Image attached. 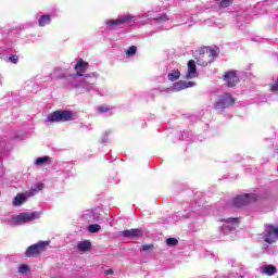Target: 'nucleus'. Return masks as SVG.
Listing matches in <instances>:
<instances>
[{
  "label": "nucleus",
  "instance_id": "nucleus-26",
  "mask_svg": "<svg viewBox=\"0 0 278 278\" xmlns=\"http://www.w3.org/2000/svg\"><path fill=\"white\" fill-rule=\"evenodd\" d=\"M18 273H20V275H27V273H29V266L20 265L18 266Z\"/></svg>",
  "mask_w": 278,
  "mask_h": 278
},
{
  "label": "nucleus",
  "instance_id": "nucleus-13",
  "mask_svg": "<svg viewBox=\"0 0 278 278\" xmlns=\"http://www.w3.org/2000/svg\"><path fill=\"white\" fill-rule=\"evenodd\" d=\"M74 70L76 71L75 77H84V73L88 71V62L79 59L74 66Z\"/></svg>",
  "mask_w": 278,
  "mask_h": 278
},
{
  "label": "nucleus",
  "instance_id": "nucleus-9",
  "mask_svg": "<svg viewBox=\"0 0 278 278\" xmlns=\"http://www.w3.org/2000/svg\"><path fill=\"white\" fill-rule=\"evenodd\" d=\"M233 103H236V100H233L229 93H224L215 103L214 108L215 110H225L226 108L233 105Z\"/></svg>",
  "mask_w": 278,
  "mask_h": 278
},
{
  "label": "nucleus",
  "instance_id": "nucleus-6",
  "mask_svg": "<svg viewBox=\"0 0 278 278\" xmlns=\"http://www.w3.org/2000/svg\"><path fill=\"white\" fill-rule=\"evenodd\" d=\"M47 247H49L48 241H40L38 243L30 245L26 250L25 255L26 257H36V255H40V253L45 252Z\"/></svg>",
  "mask_w": 278,
  "mask_h": 278
},
{
  "label": "nucleus",
  "instance_id": "nucleus-15",
  "mask_svg": "<svg viewBox=\"0 0 278 278\" xmlns=\"http://www.w3.org/2000/svg\"><path fill=\"white\" fill-rule=\"evenodd\" d=\"M121 235L124 236V238H139V236H142V230L138 228L127 229L123 230Z\"/></svg>",
  "mask_w": 278,
  "mask_h": 278
},
{
  "label": "nucleus",
  "instance_id": "nucleus-10",
  "mask_svg": "<svg viewBox=\"0 0 278 278\" xmlns=\"http://www.w3.org/2000/svg\"><path fill=\"white\" fill-rule=\"evenodd\" d=\"M222 231L224 233H227V231H233L236 227H238V224L240 223V219L238 218H228V219H222Z\"/></svg>",
  "mask_w": 278,
  "mask_h": 278
},
{
  "label": "nucleus",
  "instance_id": "nucleus-20",
  "mask_svg": "<svg viewBox=\"0 0 278 278\" xmlns=\"http://www.w3.org/2000/svg\"><path fill=\"white\" fill-rule=\"evenodd\" d=\"M49 160H51L49 156H41L35 160V166H45L49 164Z\"/></svg>",
  "mask_w": 278,
  "mask_h": 278
},
{
  "label": "nucleus",
  "instance_id": "nucleus-30",
  "mask_svg": "<svg viewBox=\"0 0 278 278\" xmlns=\"http://www.w3.org/2000/svg\"><path fill=\"white\" fill-rule=\"evenodd\" d=\"M270 90L271 92H278V81L271 85Z\"/></svg>",
  "mask_w": 278,
  "mask_h": 278
},
{
  "label": "nucleus",
  "instance_id": "nucleus-17",
  "mask_svg": "<svg viewBox=\"0 0 278 278\" xmlns=\"http://www.w3.org/2000/svg\"><path fill=\"white\" fill-rule=\"evenodd\" d=\"M261 273L263 275H268V277H273V275H275V273H277V267H275L273 265H266L261 268Z\"/></svg>",
  "mask_w": 278,
  "mask_h": 278
},
{
  "label": "nucleus",
  "instance_id": "nucleus-37",
  "mask_svg": "<svg viewBox=\"0 0 278 278\" xmlns=\"http://www.w3.org/2000/svg\"><path fill=\"white\" fill-rule=\"evenodd\" d=\"M74 88H79V86H78V85H75Z\"/></svg>",
  "mask_w": 278,
  "mask_h": 278
},
{
  "label": "nucleus",
  "instance_id": "nucleus-7",
  "mask_svg": "<svg viewBox=\"0 0 278 278\" xmlns=\"http://www.w3.org/2000/svg\"><path fill=\"white\" fill-rule=\"evenodd\" d=\"M256 199H257V195L255 194H249V193L241 194L236 197L232 200V205L235 207H242L244 205H249V203H253V201H255Z\"/></svg>",
  "mask_w": 278,
  "mask_h": 278
},
{
  "label": "nucleus",
  "instance_id": "nucleus-18",
  "mask_svg": "<svg viewBox=\"0 0 278 278\" xmlns=\"http://www.w3.org/2000/svg\"><path fill=\"white\" fill-rule=\"evenodd\" d=\"M90 247H92L90 241H83L77 243L78 251H90Z\"/></svg>",
  "mask_w": 278,
  "mask_h": 278
},
{
  "label": "nucleus",
  "instance_id": "nucleus-12",
  "mask_svg": "<svg viewBox=\"0 0 278 278\" xmlns=\"http://www.w3.org/2000/svg\"><path fill=\"white\" fill-rule=\"evenodd\" d=\"M224 81L226 83L228 88H233V86H236V84H238L239 81L238 74H236L235 71L227 72L224 75Z\"/></svg>",
  "mask_w": 278,
  "mask_h": 278
},
{
  "label": "nucleus",
  "instance_id": "nucleus-1",
  "mask_svg": "<svg viewBox=\"0 0 278 278\" xmlns=\"http://www.w3.org/2000/svg\"><path fill=\"white\" fill-rule=\"evenodd\" d=\"M76 118L75 113L71 111H55L47 116V123H66Z\"/></svg>",
  "mask_w": 278,
  "mask_h": 278
},
{
  "label": "nucleus",
  "instance_id": "nucleus-29",
  "mask_svg": "<svg viewBox=\"0 0 278 278\" xmlns=\"http://www.w3.org/2000/svg\"><path fill=\"white\" fill-rule=\"evenodd\" d=\"M9 61L12 62V64H18V58L16 55H12L9 58Z\"/></svg>",
  "mask_w": 278,
  "mask_h": 278
},
{
  "label": "nucleus",
  "instance_id": "nucleus-11",
  "mask_svg": "<svg viewBox=\"0 0 278 278\" xmlns=\"http://www.w3.org/2000/svg\"><path fill=\"white\" fill-rule=\"evenodd\" d=\"M187 66L188 68L185 75V79H194L199 77V73L197 72V63H194V60H190Z\"/></svg>",
  "mask_w": 278,
  "mask_h": 278
},
{
  "label": "nucleus",
  "instance_id": "nucleus-19",
  "mask_svg": "<svg viewBox=\"0 0 278 278\" xmlns=\"http://www.w3.org/2000/svg\"><path fill=\"white\" fill-rule=\"evenodd\" d=\"M179 77H181V73L179 72V70H174L167 75L169 81H177Z\"/></svg>",
  "mask_w": 278,
  "mask_h": 278
},
{
  "label": "nucleus",
  "instance_id": "nucleus-22",
  "mask_svg": "<svg viewBox=\"0 0 278 278\" xmlns=\"http://www.w3.org/2000/svg\"><path fill=\"white\" fill-rule=\"evenodd\" d=\"M88 231H89V233H99V231H101V225H99V224H91L88 227Z\"/></svg>",
  "mask_w": 278,
  "mask_h": 278
},
{
  "label": "nucleus",
  "instance_id": "nucleus-5",
  "mask_svg": "<svg viewBox=\"0 0 278 278\" xmlns=\"http://www.w3.org/2000/svg\"><path fill=\"white\" fill-rule=\"evenodd\" d=\"M263 239L267 244H274L278 240V226L266 225L265 231L263 232Z\"/></svg>",
  "mask_w": 278,
  "mask_h": 278
},
{
  "label": "nucleus",
  "instance_id": "nucleus-16",
  "mask_svg": "<svg viewBox=\"0 0 278 278\" xmlns=\"http://www.w3.org/2000/svg\"><path fill=\"white\" fill-rule=\"evenodd\" d=\"M105 25L108 29L111 30L121 29V27H123V24L121 23V17H117L115 20H106Z\"/></svg>",
  "mask_w": 278,
  "mask_h": 278
},
{
  "label": "nucleus",
  "instance_id": "nucleus-21",
  "mask_svg": "<svg viewBox=\"0 0 278 278\" xmlns=\"http://www.w3.org/2000/svg\"><path fill=\"white\" fill-rule=\"evenodd\" d=\"M51 23V17L49 15H42L39 18V26L45 27L46 25H49Z\"/></svg>",
  "mask_w": 278,
  "mask_h": 278
},
{
  "label": "nucleus",
  "instance_id": "nucleus-33",
  "mask_svg": "<svg viewBox=\"0 0 278 278\" xmlns=\"http://www.w3.org/2000/svg\"><path fill=\"white\" fill-rule=\"evenodd\" d=\"M162 21H168V17L166 15H163L159 18V23H162Z\"/></svg>",
  "mask_w": 278,
  "mask_h": 278
},
{
  "label": "nucleus",
  "instance_id": "nucleus-27",
  "mask_svg": "<svg viewBox=\"0 0 278 278\" xmlns=\"http://www.w3.org/2000/svg\"><path fill=\"white\" fill-rule=\"evenodd\" d=\"M177 243H178V241H177V239H175V238H168V239L166 240L167 247H176Z\"/></svg>",
  "mask_w": 278,
  "mask_h": 278
},
{
  "label": "nucleus",
  "instance_id": "nucleus-31",
  "mask_svg": "<svg viewBox=\"0 0 278 278\" xmlns=\"http://www.w3.org/2000/svg\"><path fill=\"white\" fill-rule=\"evenodd\" d=\"M151 249H153V245H151V244H146V245H142V248H141V250H143V251H149Z\"/></svg>",
  "mask_w": 278,
  "mask_h": 278
},
{
  "label": "nucleus",
  "instance_id": "nucleus-24",
  "mask_svg": "<svg viewBox=\"0 0 278 278\" xmlns=\"http://www.w3.org/2000/svg\"><path fill=\"white\" fill-rule=\"evenodd\" d=\"M83 91L81 92H90V90H93L94 84L90 83H83L81 84Z\"/></svg>",
  "mask_w": 278,
  "mask_h": 278
},
{
  "label": "nucleus",
  "instance_id": "nucleus-8",
  "mask_svg": "<svg viewBox=\"0 0 278 278\" xmlns=\"http://www.w3.org/2000/svg\"><path fill=\"white\" fill-rule=\"evenodd\" d=\"M148 16L149 15L147 14L134 16L131 13L118 15L122 27H125V25H128V27H134V25H136V18H147Z\"/></svg>",
  "mask_w": 278,
  "mask_h": 278
},
{
  "label": "nucleus",
  "instance_id": "nucleus-32",
  "mask_svg": "<svg viewBox=\"0 0 278 278\" xmlns=\"http://www.w3.org/2000/svg\"><path fill=\"white\" fill-rule=\"evenodd\" d=\"M104 275H114V270L113 269H106V270H104Z\"/></svg>",
  "mask_w": 278,
  "mask_h": 278
},
{
  "label": "nucleus",
  "instance_id": "nucleus-36",
  "mask_svg": "<svg viewBox=\"0 0 278 278\" xmlns=\"http://www.w3.org/2000/svg\"><path fill=\"white\" fill-rule=\"evenodd\" d=\"M102 142H103V143L108 142V139H103Z\"/></svg>",
  "mask_w": 278,
  "mask_h": 278
},
{
  "label": "nucleus",
  "instance_id": "nucleus-23",
  "mask_svg": "<svg viewBox=\"0 0 278 278\" xmlns=\"http://www.w3.org/2000/svg\"><path fill=\"white\" fill-rule=\"evenodd\" d=\"M85 216H89V220H99L100 218L99 213H96L94 211H87Z\"/></svg>",
  "mask_w": 278,
  "mask_h": 278
},
{
  "label": "nucleus",
  "instance_id": "nucleus-28",
  "mask_svg": "<svg viewBox=\"0 0 278 278\" xmlns=\"http://www.w3.org/2000/svg\"><path fill=\"white\" fill-rule=\"evenodd\" d=\"M98 111L101 112L102 114H105V112H110V108H108V106H99Z\"/></svg>",
  "mask_w": 278,
  "mask_h": 278
},
{
  "label": "nucleus",
  "instance_id": "nucleus-3",
  "mask_svg": "<svg viewBox=\"0 0 278 278\" xmlns=\"http://www.w3.org/2000/svg\"><path fill=\"white\" fill-rule=\"evenodd\" d=\"M45 185L42 184H37L34 188H31L29 191H26L25 193H20L17 194L14 200H13V205H15L16 207H18V205H23V203H25V201H27V199L29 197H35V194H38V192H40L41 190H43Z\"/></svg>",
  "mask_w": 278,
  "mask_h": 278
},
{
  "label": "nucleus",
  "instance_id": "nucleus-2",
  "mask_svg": "<svg viewBox=\"0 0 278 278\" xmlns=\"http://www.w3.org/2000/svg\"><path fill=\"white\" fill-rule=\"evenodd\" d=\"M40 218V213L33 212V213H21L16 216H13L9 225H25L27 223H31L34 220H38Z\"/></svg>",
  "mask_w": 278,
  "mask_h": 278
},
{
  "label": "nucleus",
  "instance_id": "nucleus-4",
  "mask_svg": "<svg viewBox=\"0 0 278 278\" xmlns=\"http://www.w3.org/2000/svg\"><path fill=\"white\" fill-rule=\"evenodd\" d=\"M216 55H218L216 50L204 48L203 53L198 59L197 63L199 66H207V64H212V62H214V58H216Z\"/></svg>",
  "mask_w": 278,
  "mask_h": 278
},
{
  "label": "nucleus",
  "instance_id": "nucleus-25",
  "mask_svg": "<svg viewBox=\"0 0 278 278\" xmlns=\"http://www.w3.org/2000/svg\"><path fill=\"white\" fill-rule=\"evenodd\" d=\"M138 51L136 46H131L126 50L127 58H134V54Z\"/></svg>",
  "mask_w": 278,
  "mask_h": 278
},
{
  "label": "nucleus",
  "instance_id": "nucleus-35",
  "mask_svg": "<svg viewBox=\"0 0 278 278\" xmlns=\"http://www.w3.org/2000/svg\"><path fill=\"white\" fill-rule=\"evenodd\" d=\"M86 77H97V73H92V74L86 75Z\"/></svg>",
  "mask_w": 278,
  "mask_h": 278
},
{
  "label": "nucleus",
  "instance_id": "nucleus-34",
  "mask_svg": "<svg viewBox=\"0 0 278 278\" xmlns=\"http://www.w3.org/2000/svg\"><path fill=\"white\" fill-rule=\"evenodd\" d=\"M0 86H3V75L0 73Z\"/></svg>",
  "mask_w": 278,
  "mask_h": 278
},
{
  "label": "nucleus",
  "instance_id": "nucleus-14",
  "mask_svg": "<svg viewBox=\"0 0 278 278\" xmlns=\"http://www.w3.org/2000/svg\"><path fill=\"white\" fill-rule=\"evenodd\" d=\"M197 86V83L194 81H178L175 83L172 90L173 92H180V90H186V88H194Z\"/></svg>",
  "mask_w": 278,
  "mask_h": 278
}]
</instances>
